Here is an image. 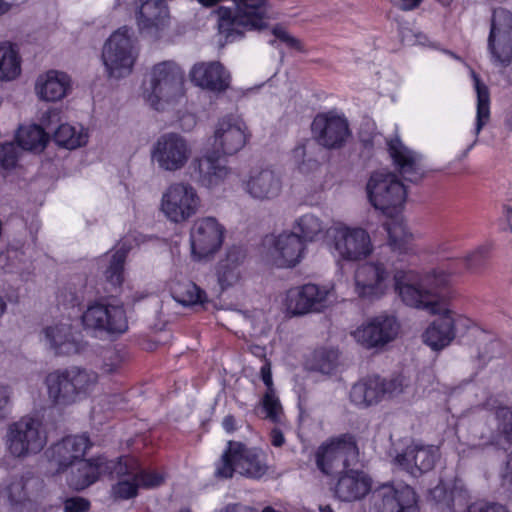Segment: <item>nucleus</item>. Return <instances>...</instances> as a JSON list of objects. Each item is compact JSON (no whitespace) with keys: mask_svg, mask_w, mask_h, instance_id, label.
<instances>
[{"mask_svg":"<svg viewBox=\"0 0 512 512\" xmlns=\"http://www.w3.org/2000/svg\"><path fill=\"white\" fill-rule=\"evenodd\" d=\"M128 463H130L131 469L134 470L133 475L136 476L140 488L153 489L164 483L166 478L164 473L153 469L142 468L138 460L132 456L128 457Z\"/></svg>","mask_w":512,"mask_h":512,"instance_id":"de8ad7c7","label":"nucleus"},{"mask_svg":"<svg viewBox=\"0 0 512 512\" xmlns=\"http://www.w3.org/2000/svg\"><path fill=\"white\" fill-rule=\"evenodd\" d=\"M226 229L212 216L197 218L189 230L190 254L193 260L201 261L214 256L222 247Z\"/></svg>","mask_w":512,"mask_h":512,"instance_id":"dca6fc26","label":"nucleus"},{"mask_svg":"<svg viewBox=\"0 0 512 512\" xmlns=\"http://www.w3.org/2000/svg\"><path fill=\"white\" fill-rule=\"evenodd\" d=\"M438 312H429L439 317L432 321L422 333V341L431 350L438 352L448 347L458 333H465L474 326L468 316L449 307H438Z\"/></svg>","mask_w":512,"mask_h":512,"instance_id":"ddd939ff","label":"nucleus"},{"mask_svg":"<svg viewBox=\"0 0 512 512\" xmlns=\"http://www.w3.org/2000/svg\"><path fill=\"white\" fill-rule=\"evenodd\" d=\"M389 154L402 177L409 182H417L424 175L422 156L409 149L396 136L387 141Z\"/></svg>","mask_w":512,"mask_h":512,"instance_id":"7c9ffc66","label":"nucleus"},{"mask_svg":"<svg viewBox=\"0 0 512 512\" xmlns=\"http://www.w3.org/2000/svg\"><path fill=\"white\" fill-rule=\"evenodd\" d=\"M371 489V479L363 472L350 470L343 474L336 485V496L342 501L364 497Z\"/></svg>","mask_w":512,"mask_h":512,"instance_id":"f704fd0d","label":"nucleus"},{"mask_svg":"<svg viewBox=\"0 0 512 512\" xmlns=\"http://www.w3.org/2000/svg\"><path fill=\"white\" fill-rule=\"evenodd\" d=\"M201 198L194 186L184 181L173 182L162 192L159 210L173 224H182L195 216Z\"/></svg>","mask_w":512,"mask_h":512,"instance_id":"4468645a","label":"nucleus"},{"mask_svg":"<svg viewBox=\"0 0 512 512\" xmlns=\"http://www.w3.org/2000/svg\"><path fill=\"white\" fill-rule=\"evenodd\" d=\"M471 74L477 95L476 120L473 129L474 140L466 148L464 155H467L477 144L481 130L490 120V94L488 87L480 81L479 77L473 71Z\"/></svg>","mask_w":512,"mask_h":512,"instance_id":"4c0bfd02","label":"nucleus"},{"mask_svg":"<svg viewBox=\"0 0 512 512\" xmlns=\"http://www.w3.org/2000/svg\"><path fill=\"white\" fill-rule=\"evenodd\" d=\"M90 503L81 497L68 498L64 502V512H86Z\"/></svg>","mask_w":512,"mask_h":512,"instance_id":"052dcab7","label":"nucleus"},{"mask_svg":"<svg viewBox=\"0 0 512 512\" xmlns=\"http://www.w3.org/2000/svg\"><path fill=\"white\" fill-rule=\"evenodd\" d=\"M260 405L266 419L274 423L282 421L283 409L275 390L266 391Z\"/></svg>","mask_w":512,"mask_h":512,"instance_id":"8fccbe9b","label":"nucleus"},{"mask_svg":"<svg viewBox=\"0 0 512 512\" xmlns=\"http://www.w3.org/2000/svg\"><path fill=\"white\" fill-rule=\"evenodd\" d=\"M315 140L326 148H339L349 137L347 119L336 112L318 114L311 126Z\"/></svg>","mask_w":512,"mask_h":512,"instance_id":"bb28decb","label":"nucleus"},{"mask_svg":"<svg viewBox=\"0 0 512 512\" xmlns=\"http://www.w3.org/2000/svg\"><path fill=\"white\" fill-rule=\"evenodd\" d=\"M79 319L83 330L93 336H118L128 330L125 307L116 301H90Z\"/></svg>","mask_w":512,"mask_h":512,"instance_id":"423d86ee","label":"nucleus"},{"mask_svg":"<svg viewBox=\"0 0 512 512\" xmlns=\"http://www.w3.org/2000/svg\"><path fill=\"white\" fill-rule=\"evenodd\" d=\"M41 341L57 355H75L84 351L86 343L74 330L70 317H61L43 328Z\"/></svg>","mask_w":512,"mask_h":512,"instance_id":"5701e85b","label":"nucleus"},{"mask_svg":"<svg viewBox=\"0 0 512 512\" xmlns=\"http://www.w3.org/2000/svg\"><path fill=\"white\" fill-rule=\"evenodd\" d=\"M12 395L11 386L0 381V420L6 419L11 413Z\"/></svg>","mask_w":512,"mask_h":512,"instance_id":"4d7b16f0","label":"nucleus"},{"mask_svg":"<svg viewBox=\"0 0 512 512\" xmlns=\"http://www.w3.org/2000/svg\"><path fill=\"white\" fill-rule=\"evenodd\" d=\"M358 448L353 436L344 434L331 438L317 450L318 468L327 475L338 473L357 459Z\"/></svg>","mask_w":512,"mask_h":512,"instance_id":"6ab92c4d","label":"nucleus"},{"mask_svg":"<svg viewBox=\"0 0 512 512\" xmlns=\"http://www.w3.org/2000/svg\"><path fill=\"white\" fill-rule=\"evenodd\" d=\"M137 58L138 48L131 28H119L104 44L102 61L110 78L120 79L130 75Z\"/></svg>","mask_w":512,"mask_h":512,"instance_id":"9b49d317","label":"nucleus"},{"mask_svg":"<svg viewBox=\"0 0 512 512\" xmlns=\"http://www.w3.org/2000/svg\"><path fill=\"white\" fill-rule=\"evenodd\" d=\"M130 238L125 237L117 248L106 253L99 260L106 280L113 286H119L123 282L124 262L128 251L131 249Z\"/></svg>","mask_w":512,"mask_h":512,"instance_id":"e433bc0d","label":"nucleus"},{"mask_svg":"<svg viewBox=\"0 0 512 512\" xmlns=\"http://www.w3.org/2000/svg\"><path fill=\"white\" fill-rule=\"evenodd\" d=\"M260 376L267 388L266 391L275 390L272 379L271 364L268 361H265L262 365L260 369Z\"/></svg>","mask_w":512,"mask_h":512,"instance_id":"e2e57ef3","label":"nucleus"},{"mask_svg":"<svg viewBox=\"0 0 512 512\" xmlns=\"http://www.w3.org/2000/svg\"><path fill=\"white\" fill-rule=\"evenodd\" d=\"M307 142H300L291 150L290 161L297 167L300 174L314 179L320 173L321 165L316 159L308 156Z\"/></svg>","mask_w":512,"mask_h":512,"instance_id":"a18cd8bd","label":"nucleus"},{"mask_svg":"<svg viewBox=\"0 0 512 512\" xmlns=\"http://www.w3.org/2000/svg\"><path fill=\"white\" fill-rule=\"evenodd\" d=\"M370 204L387 217L400 214L404 208L407 191L398 177L388 171L373 172L366 184Z\"/></svg>","mask_w":512,"mask_h":512,"instance_id":"6e6552de","label":"nucleus"},{"mask_svg":"<svg viewBox=\"0 0 512 512\" xmlns=\"http://www.w3.org/2000/svg\"><path fill=\"white\" fill-rule=\"evenodd\" d=\"M402 270L380 260L365 262L354 272V292L362 300L374 302L395 290L394 272Z\"/></svg>","mask_w":512,"mask_h":512,"instance_id":"9d476101","label":"nucleus"},{"mask_svg":"<svg viewBox=\"0 0 512 512\" xmlns=\"http://www.w3.org/2000/svg\"><path fill=\"white\" fill-rule=\"evenodd\" d=\"M20 158L18 147L7 142L0 145V168L5 171H11L17 167Z\"/></svg>","mask_w":512,"mask_h":512,"instance_id":"3c124183","label":"nucleus"},{"mask_svg":"<svg viewBox=\"0 0 512 512\" xmlns=\"http://www.w3.org/2000/svg\"><path fill=\"white\" fill-rule=\"evenodd\" d=\"M421 2L422 0H394L395 5L404 11L416 9Z\"/></svg>","mask_w":512,"mask_h":512,"instance_id":"338daca9","label":"nucleus"},{"mask_svg":"<svg viewBox=\"0 0 512 512\" xmlns=\"http://www.w3.org/2000/svg\"><path fill=\"white\" fill-rule=\"evenodd\" d=\"M90 447L85 435L67 436L48 448L45 455L57 472L67 471L69 467L84 457Z\"/></svg>","mask_w":512,"mask_h":512,"instance_id":"cd10ccee","label":"nucleus"},{"mask_svg":"<svg viewBox=\"0 0 512 512\" xmlns=\"http://www.w3.org/2000/svg\"><path fill=\"white\" fill-rule=\"evenodd\" d=\"M502 220L507 226V230L512 232V206L504 205L502 208Z\"/></svg>","mask_w":512,"mask_h":512,"instance_id":"774afa93","label":"nucleus"},{"mask_svg":"<svg viewBox=\"0 0 512 512\" xmlns=\"http://www.w3.org/2000/svg\"><path fill=\"white\" fill-rule=\"evenodd\" d=\"M61 120V111L56 108H50L45 111L41 118V125L45 128H51L53 125H56Z\"/></svg>","mask_w":512,"mask_h":512,"instance_id":"680f3d73","label":"nucleus"},{"mask_svg":"<svg viewBox=\"0 0 512 512\" xmlns=\"http://www.w3.org/2000/svg\"><path fill=\"white\" fill-rule=\"evenodd\" d=\"M189 76L195 86L215 93L226 91L231 82L229 71L218 61L196 63Z\"/></svg>","mask_w":512,"mask_h":512,"instance_id":"c85d7f7f","label":"nucleus"},{"mask_svg":"<svg viewBox=\"0 0 512 512\" xmlns=\"http://www.w3.org/2000/svg\"><path fill=\"white\" fill-rule=\"evenodd\" d=\"M495 415L499 434L506 441L512 442V407H499Z\"/></svg>","mask_w":512,"mask_h":512,"instance_id":"864d4df0","label":"nucleus"},{"mask_svg":"<svg viewBox=\"0 0 512 512\" xmlns=\"http://www.w3.org/2000/svg\"><path fill=\"white\" fill-rule=\"evenodd\" d=\"M141 96L156 111H167L185 99V72L172 60L153 65L148 71Z\"/></svg>","mask_w":512,"mask_h":512,"instance_id":"7ed1b4c3","label":"nucleus"},{"mask_svg":"<svg viewBox=\"0 0 512 512\" xmlns=\"http://www.w3.org/2000/svg\"><path fill=\"white\" fill-rule=\"evenodd\" d=\"M469 498V493L460 479H440L439 483L429 490V499L441 509L455 512L462 508Z\"/></svg>","mask_w":512,"mask_h":512,"instance_id":"473e14b6","label":"nucleus"},{"mask_svg":"<svg viewBox=\"0 0 512 512\" xmlns=\"http://www.w3.org/2000/svg\"><path fill=\"white\" fill-rule=\"evenodd\" d=\"M488 48L495 63L512 62V13L504 8L493 11Z\"/></svg>","mask_w":512,"mask_h":512,"instance_id":"4be33fe9","label":"nucleus"},{"mask_svg":"<svg viewBox=\"0 0 512 512\" xmlns=\"http://www.w3.org/2000/svg\"><path fill=\"white\" fill-rule=\"evenodd\" d=\"M152 162L164 172L175 173L185 168L192 156V147L186 137L176 132L164 133L151 148Z\"/></svg>","mask_w":512,"mask_h":512,"instance_id":"2eb2a0df","label":"nucleus"},{"mask_svg":"<svg viewBox=\"0 0 512 512\" xmlns=\"http://www.w3.org/2000/svg\"><path fill=\"white\" fill-rule=\"evenodd\" d=\"M22 59L19 50L10 42L0 43V81L9 82L21 74Z\"/></svg>","mask_w":512,"mask_h":512,"instance_id":"a19ab883","label":"nucleus"},{"mask_svg":"<svg viewBox=\"0 0 512 512\" xmlns=\"http://www.w3.org/2000/svg\"><path fill=\"white\" fill-rule=\"evenodd\" d=\"M391 218V221L386 224L389 245L393 251L407 253L411 249L410 245L414 238L413 234L405 220L399 216V214Z\"/></svg>","mask_w":512,"mask_h":512,"instance_id":"79ce46f5","label":"nucleus"},{"mask_svg":"<svg viewBox=\"0 0 512 512\" xmlns=\"http://www.w3.org/2000/svg\"><path fill=\"white\" fill-rule=\"evenodd\" d=\"M503 486L505 489L512 492V453L506 464V470L503 475Z\"/></svg>","mask_w":512,"mask_h":512,"instance_id":"69168bd1","label":"nucleus"},{"mask_svg":"<svg viewBox=\"0 0 512 512\" xmlns=\"http://www.w3.org/2000/svg\"><path fill=\"white\" fill-rule=\"evenodd\" d=\"M368 512H418L416 493L401 482L384 484L374 491Z\"/></svg>","mask_w":512,"mask_h":512,"instance_id":"aec40b11","label":"nucleus"},{"mask_svg":"<svg viewBox=\"0 0 512 512\" xmlns=\"http://www.w3.org/2000/svg\"><path fill=\"white\" fill-rule=\"evenodd\" d=\"M399 331L400 324L394 316L381 314L363 321L350 335L365 349H381L394 341Z\"/></svg>","mask_w":512,"mask_h":512,"instance_id":"f3484780","label":"nucleus"},{"mask_svg":"<svg viewBox=\"0 0 512 512\" xmlns=\"http://www.w3.org/2000/svg\"><path fill=\"white\" fill-rule=\"evenodd\" d=\"M97 383L95 371L77 366L54 370L45 378L48 398L56 406H68L85 399Z\"/></svg>","mask_w":512,"mask_h":512,"instance_id":"20e7f679","label":"nucleus"},{"mask_svg":"<svg viewBox=\"0 0 512 512\" xmlns=\"http://www.w3.org/2000/svg\"><path fill=\"white\" fill-rule=\"evenodd\" d=\"M338 350L332 347L316 349L310 361V368L322 374L333 373L338 365Z\"/></svg>","mask_w":512,"mask_h":512,"instance_id":"49530a36","label":"nucleus"},{"mask_svg":"<svg viewBox=\"0 0 512 512\" xmlns=\"http://www.w3.org/2000/svg\"><path fill=\"white\" fill-rule=\"evenodd\" d=\"M112 461L104 457H98L93 460L81 458L74 467H69L67 482L75 490H82L93 484L101 474L111 469Z\"/></svg>","mask_w":512,"mask_h":512,"instance_id":"72a5a7b5","label":"nucleus"},{"mask_svg":"<svg viewBox=\"0 0 512 512\" xmlns=\"http://www.w3.org/2000/svg\"><path fill=\"white\" fill-rule=\"evenodd\" d=\"M71 77L63 71L51 69L38 75L34 85L36 96L45 102H57L71 92Z\"/></svg>","mask_w":512,"mask_h":512,"instance_id":"2f4dec72","label":"nucleus"},{"mask_svg":"<svg viewBox=\"0 0 512 512\" xmlns=\"http://www.w3.org/2000/svg\"><path fill=\"white\" fill-rule=\"evenodd\" d=\"M336 300L333 285L307 283L289 289L282 304L290 316L320 313L329 308Z\"/></svg>","mask_w":512,"mask_h":512,"instance_id":"f8f14e48","label":"nucleus"},{"mask_svg":"<svg viewBox=\"0 0 512 512\" xmlns=\"http://www.w3.org/2000/svg\"><path fill=\"white\" fill-rule=\"evenodd\" d=\"M454 271L450 267L438 266L424 271L414 280L411 270H396L394 272L395 291L402 302L410 307L438 312V307H448L439 298V291L452 284Z\"/></svg>","mask_w":512,"mask_h":512,"instance_id":"f03ea898","label":"nucleus"},{"mask_svg":"<svg viewBox=\"0 0 512 512\" xmlns=\"http://www.w3.org/2000/svg\"><path fill=\"white\" fill-rule=\"evenodd\" d=\"M404 391L402 378L386 380L379 376L361 379L350 389V402L358 408L375 406L385 399L399 395Z\"/></svg>","mask_w":512,"mask_h":512,"instance_id":"a211bd4d","label":"nucleus"},{"mask_svg":"<svg viewBox=\"0 0 512 512\" xmlns=\"http://www.w3.org/2000/svg\"><path fill=\"white\" fill-rule=\"evenodd\" d=\"M263 245L267 248L268 260L280 268L295 267L305 255V244L290 232L267 236Z\"/></svg>","mask_w":512,"mask_h":512,"instance_id":"b1692460","label":"nucleus"},{"mask_svg":"<svg viewBox=\"0 0 512 512\" xmlns=\"http://www.w3.org/2000/svg\"><path fill=\"white\" fill-rule=\"evenodd\" d=\"M197 123V118L194 114L187 113L180 119V128L184 131H191Z\"/></svg>","mask_w":512,"mask_h":512,"instance_id":"0e129e2a","label":"nucleus"},{"mask_svg":"<svg viewBox=\"0 0 512 512\" xmlns=\"http://www.w3.org/2000/svg\"><path fill=\"white\" fill-rule=\"evenodd\" d=\"M466 512H509L507 508L496 502H490L486 500H478L471 503Z\"/></svg>","mask_w":512,"mask_h":512,"instance_id":"13d9d810","label":"nucleus"},{"mask_svg":"<svg viewBox=\"0 0 512 512\" xmlns=\"http://www.w3.org/2000/svg\"><path fill=\"white\" fill-rule=\"evenodd\" d=\"M241 187L253 200L268 202L281 195L283 182L275 170L269 167H254L242 179Z\"/></svg>","mask_w":512,"mask_h":512,"instance_id":"393cba45","label":"nucleus"},{"mask_svg":"<svg viewBox=\"0 0 512 512\" xmlns=\"http://www.w3.org/2000/svg\"><path fill=\"white\" fill-rule=\"evenodd\" d=\"M432 253L440 261H451L459 259L454 244L449 240H442L432 247Z\"/></svg>","mask_w":512,"mask_h":512,"instance_id":"5fc2aeb1","label":"nucleus"},{"mask_svg":"<svg viewBox=\"0 0 512 512\" xmlns=\"http://www.w3.org/2000/svg\"><path fill=\"white\" fill-rule=\"evenodd\" d=\"M490 251L491 246L489 244L479 245L473 250L469 251L463 257L466 268L473 272L481 267L484 261L488 258Z\"/></svg>","mask_w":512,"mask_h":512,"instance_id":"603ef678","label":"nucleus"},{"mask_svg":"<svg viewBox=\"0 0 512 512\" xmlns=\"http://www.w3.org/2000/svg\"><path fill=\"white\" fill-rule=\"evenodd\" d=\"M136 23L141 35L157 39L169 27L170 12L165 0H140Z\"/></svg>","mask_w":512,"mask_h":512,"instance_id":"a878e982","label":"nucleus"},{"mask_svg":"<svg viewBox=\"0 0 512 512\" xmlns=\"http://www.w3.org/2000/svg\"><path fill=\"white\" fill-rule=\"evenodd\" d=\"M324 246L337 263L364 260L374 250L370 234L366 229L348 225L343 221H334L327 228Z\"/></svg>","mask_w":512,"mask_h":512,"instance_id":"39448f33","label":"nucleus"},{"mask_svg":"<svg viewBox=\"0 0 512 512\" xmlns=\"http://www.w3.org/2000/svg\"><path fill=\"white\" fill-rule=\"evenodd\" d=\"M88 131L82 125L61 124L54 133L55 142L67 149H76L88 142Z\"/></svg>","mask_w":512,"mask_h":512,"instance_id":"c03bdc74","label":"nucleus"},{"mask_svg":"<svg viewBox=\"0 0 512 512\" xmlns=\"http://www.w3.org/2000/svg\"><path fill=\"white\" fill-rule=\"evenodd\" d=\"M440 459L439 447L412 441L393 457L395 467L417 477L431 471Z\"/></svg>","mask_w":512,"mask_h":512,"instance_id":"412c9836","label":"nucleus"},{"mask_svg":"<svg viewBox=\"0 0 512 512\" xmlns=\"http://www.w3.org/2000/svg\"><path fill=\"white\" fill-rule=\"evenodd\" d=\"M323 220L314 213H305L297 217L293 224L291 232L305 243H312L319 240L326 233Z\"/></svg>","mask_w":512,"mask_h":512,"instance_id":"58836bf2","label":"nucleus"},{"mask_svg":"<svg viewBox=\"0 0 512 512\" xmlns=\"http://www.w3.org/2000/svg\"><path fill=\"white\" fill-rule=\"evenodd\" d=\"M123 357L119 351L109 349L104 356L103 371L106 373L115 372L121 365Z\"/></svg>","mask_w":512,"mask_h":512,"instance_id":"bf43d9fd","label":"nucleus"},{"mask_svg":"<svg viewBox=\"0 0 512 512\" xmlns=\"http://www.w3.org/2000/svg\"><path fill=\"white\" fill-rule=\"evenodd\" d=\"M273 35L282 43H284L288 48L294 49L296 51H304V46L302 42L292 36L284 27L277 25L272 30Z\"/></svg>","mask_w":512,"mask_h":512,"instance_id":"6e6d98bb","label":"nucleus"},{"mask_svg":"<svg viewBox=\"0 0 512 512\" xmlns=\"http://www.w3.org/2000/svg\"><path fill=\"white\" fill-rule=\"evenodd\" d=\"M16 140L24 150L41 152L47 145L49 137L41 125L28 124L19 127Z\"/></svg>","mask_w":512,"mask_h":512,"instance_id":"37998d69","label":"nucleus"},{"mask_svg":"<svg viewBox=\"0 0 512 512\" xmlns=\"http://www.w3.org/2000/svg\"><path fill=\"white\" fill-rule=\"evenodd\" d=\"M128 457H121L118 462L112 461L110 472L115 473L119 480L112 487V494L117 499L127 500L134 498L138 495L140 489L139 482L136 476L133 475L134 470L131 469L130 463H128Z\"/></svg>","mask_w":512,"mask_h":512,"instance_id":"c9c22d12","label":"nucleus"},{"mask_svg":"<svg viewBox=\"0 0 512 512\" xmlns=\"http://www.w3.org/2000/svg\"><path fill=\"white\" fill-rule=\"evenodd\" d=\"M4 443L8 456L25 459L44 448L47 434L39 419L25 416L8 425Z\"/></svg>","mask_w":512,"mask_h":512,"instance_id":"1a4fd4ad","label":"nucleus"},{"mask_svg":"<svg viewBox=\"0 0 512 512\" xmlns=\"http://www.w3.org/2000/svg\"><path fill=\"white\" fill-rule=\"evenodd\" d=\"M246 253L241 247H230L216 266V277L222 290L236 287L245 279Z\"/></svg>","mask_w":512,"mask_h":512,"instance_id":"c756f323","label":"nucleus"},{"mask_svg":"<svg viewBox=\"0 0 512 512\" xmlns=\"http://www.w3.org/2000/svg\"><path fill=\"white\" fill-rule=\"evenodd\" d=\"M251 138V131L237 112L220 116L208 139L209 147L190 165L191 177L202 187L215 189L229 177L230 169L221 163V156H232L241 151Z\"/></svg>","mask_w":512,"mask_h":512,"instance_id":"f257e3e1","label":"nucleus"},{"mask_svg":"<svg viewBox=\"0 0 512 512\" xmlns=\"http://www.w3.org/2000/svg\"><path fill=\"white\" fill-rule=\"evenodd\" d=\"M171 295L173 299L183 306L202 304L206 300V293L194 282L181 279L177 273L171 280Z\"/></svg>","mask_w":512,"mask_h":512,"instance_id":"ea45409f","label":"nucleus"},{"mask_svg":"<svg viewBox=\"0 0 512 512\" xmlns=\"http://www.w3.org/2000/svg\"><path fill=\"white\" fill-rule=\"evenodd\" d=\"M36 482L37 479L31 473L14 479L5 490L10 503L18 504L24 502L27 499L29 488Z\"/></svg>","mask_w":512,"mask_h":512,"instance_id":"09e8293b","label":"nucleus"},{"mask_svg":"<svg viewBox=\"0 0 512 512\" xmlns=\"http://www.w3.org/2000/svg\"><path fill=\"white\" fill-rule=\"evenodd\" d=\"M266 454L258 448L247 447L240 442L229 441L216 465V476L231 478L234 473L251 479H261L268 473Z\"/></svg>","mask_w":512,"mask_h":512,"instance_id":"0eeeda50","label":"nucleus"}]
</instances>
